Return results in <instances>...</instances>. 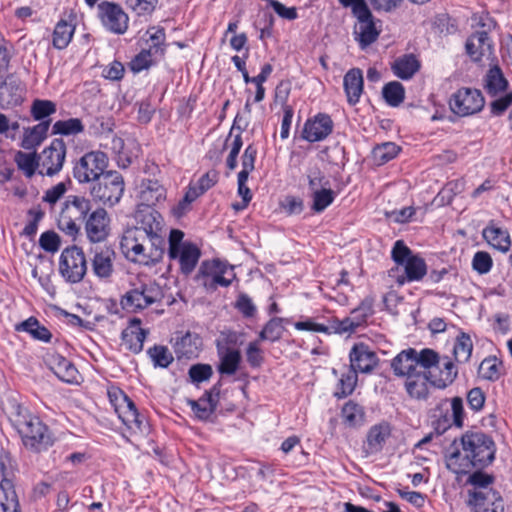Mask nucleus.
Segmentation results:
<instances>
[{
    "label": "nucleus",
    "instance_id": "69168bd1",
    "mask_svg": "<svg viewBox=\"0 0 512 512\" xmlns=\"http://www.w3.org/2000/svg\"><path fill=\"white\" fill-rule=\"evenodd\" d=\"M467 402L472 410L480 411L485 403V394L482 389L479 387L472 388L467 394Z\"/></svg>",
    "mask_w": 512,
    "mask_h": 512
},
{
    "label": "nucleus",
    "instance_id": "39448f33",
    "mask_svg": "<svg viewBox=\"0 0 512 512\" xmlns=\"http://www.w3.org/2000/svg\"><path fill=\"white\" fill-rule=\"evenodd\" d=\"M391 256L394 262L404 269V273L397 277L398 284L403 285L406 282L420 281L427 274L425 260L414 254L402 240L395 242Z\"/></svg>",
    "mask_w": 512,
    "mask_h": 512
},
{
    "label": "nucleus",
    "instance_id": "9b49d317",
    "mask_svg": "<svg viewBox=\"0 0 512 512\" xmlns=\"http://www.w3.org/2000/svg\"><path fill=\"white\" fill-rule=\"evenodd\" d=\"M484 104L485 100L480 90L466 87L458 89L449 100L451 111L461 117L480 112Z\"/></svg>",
    "mask_w": 512,
    "mask_h": 512
},
{
    "label": "nucleus",
    "instance_id": "58836bf2",
    "mask_svg": "<svg viewBox=\"0 0 512 512\" xmlns=\"http://www.w3.org/2000/svg\"><path fill=\"white\" fill-rule=\"evenodd\" d=\"M382 96L391 107H398L405 98V89L398 81H391L384 85Z\"/></svg>",
    "mask_w": 512,
    "mask_h": 512
},
{
    "label": "nucleus",
    "instance_id": "393cba45",
    "mask_svg": "<svg viewBox=\"0 0 512 512\" xmlns=\"http://www.w3.org/2000/svg\"><path fill=\"white\" fill-rule=\"evenodd\" d=\"M482 236L488 244L503 253H506L511 247L508 231L498 227L493 220L483 229Z\"/></svg>",
    "mask_w": 512,
    "mask_h": 512
},
{
    "label": "nucleus",
    "instance_id": "412c9836",
    "mask_svg": "<svg viewBox=\"0 0 512 512\" xmlns=\"http://www.w3.org/2000/svg\"><path fill=\"white\" fill-rule=\"evenodd\" d=\"M465 48L472 61L479 62L483 56L492 53L493 46L486 31H477L467 39Z\"/></svg>",
    "mask_w": 512,
    "mask_h": 512
},
{
    "label": "nucleus",
    "instance_id": "f704fd0d",
    "mask_svg": "<svg viewBox=\"0 0 512 512\" xmlns=\"http://www.w3.org/2000/svg\"><path fill=\"white\" fill-rule=\"evenodd\" d=\"M508 86V81L504 77L500 67L494 65L491 67L485 78V88L491 96H496L500 92L505 91Z\"/></svg>",
    "mask_w": 512,
    "mask_h": 512
},
{
    "label": "nucleus",
    "instance_id": "6e6552de",
    "mask_svg": "<svg viewBox=\"0 0 512 512\" xmlns=\"http://www.w3.org/2000/svg\"><path fill=\"white\" fill-rule=\"evenodd\" d=\"M59 272L68 283H79L87 272V260L82 248L72 245L63 249L59 259Z\"/></svg>",
    "mask_w": 512,
    "mask_h": 512
},
{
    "label": "nucleus",
    "instance_id": "5fc2aeb1",
    "mask_svg": "<svg viewBox=\"0 0 512 512\" xmlns=\"http://www.w3.org/2000/svg\"><path fill=\"white\" fill-rule=\"evenodd\" d=\"M158 57L154 56V52L145 48L131 61V69L134 72H140L149 68Z\"/></svg>",
    "mask_w": 512,
    "mask_h": 512
},
{
    "label": "nucleus",
    "instance_id": "4c0bfd02",
    "mask_svg": "<svg viewBox=\"0 0 512 512\" xmlns=\"http://www.w3.org/2000/svg\"><path fill=\"white\" fill-rule=\"evenodd\" d=\"M0 512H21L17 494L9 482L0 485Z\"/></svg>",
    "mask_w": 512,
    "mask_h": 512
},
{
    "label": "nucleus",
    "instance_id": "37998d69",
    "mask_svg": "<svg viewBox=\"0 0 512 512\" xmlns=\"http://www.w3.org/2000/svg\"><path fill=\"white\" fill-rule=\"evenodd\" d=\"M146 34L148 35L147 49L154 52L155 57H162L165 52V30L159 27H151L147 30Z\"/></svg>",
    "mask_w": 512,
    "mask_h": 512
},
{
    "label": "nucleus",
    "instance_id": "423d86ee",
    "mask_svg": "<svg viewBox=\"0 0 512 512\" xmlns=\"http://www.w3.org/2000/svg\"><path fill=\"white\" fill-rule=\"evenodd\" d=\"M163 298V289L158 283L138 280L122 297L121 305L126 310L137 312L154 303H160Z\"/></svg>",
    "mask_w": 512,
    "mask_h": 512
},
{
    "label": "nucleus",
    "instance_id": "5701e85b",
    "mask_svg": "<svg viewBox=\"0 0 512 512\" xmlns=\"http://www.w3.org/2000/svg\"><path fill=\"white\" fill-rule=\"evenodd\" d=\"M201 257L200 249L191 242H184L181 250H178L174 257L170 259H177L180 264V271L185 276L190 275L195 269Z\"/></svg>",
    "mask_w": 512,
    "mask_h": 512
},
{
    "label": "nucleus",
    "instance_id": "f8f14e48",
    "mask_svg": "<svg viewBox=\"0 0 512 512\" xmlns=\"http://www.w3.org/2000/svg\"><path fill=\"white\" fill-rule=\"evenodd\" d=\"M66 152L64 140L55 138L48 147L38 154L39 174L49 177L57 175L65 162Z\"/></svg>",
    "mask_w": 512,
    "mask_h": 512
},
{
    "label": "nucleus",
    "instance_id": "e2e57ef3",
    "mask_svg": "<svg viewBox=\"0 0 512 512\" xmlns=\"http://www.w3.org/2000/svg\"><path fill=\"white\" fill-rule=\"evenodd\" d=\"M39 245L46 252L54 253L60 247V237L54 231H46L41 234Z\"/></svg>",
    "mask_w": 512,
    "mask_h": 512
},
{
    "label": "nucleus",
    "instance_id": "f257e3e1",
    "mask_svg": "<svg viewBox=\"0 0 512 512\" xmlns=\"http://www.w3.org/2000/svg\"><path fill=\"white\" fill-rule=\"evenodd\" d=\"M139 198L144 209L136 215V225L123 233L120 247L125 257L134 263H157L164 254L163 218L152 206L165 198V189L157 180L142 182Z\"/></svg>",
    "mask_w": 512,
    "mask_h": 512
},
{
    "label": "nucleus",
    "instance_id": "cd10ccee",
    "mask_svg": "<svg viewBox=\"0 0 512 512\" xmlns=\"http://www.w3.org/2000/svg\"><path fill=\"white\" fill-rule=\"evenodd\" d=\"M201 338L194 333L186 332L174 344V352L178 358L191 359L198 356Z\"/></svg>",
    "mask_w": 512,
    "mask_h": 512
},
{
    "label": "nucleus",
    "instance_id": "f3484780",
    "mask_svg": "<svg viewBox=\"0 0 512 512\" xmlns=\"http://www.w3.org/2000/svg\"><path fill=\"white\" fill-rule=\"evenodd\" d=\"M354 17L358 20L354 29L355 39L360 47L364 49L378 39L380 30L376 28L375 18L370 9Z\"/></svg>",
    "mask_w": 512,
    "mask_h": 512
},
{
    "label": "nucleus",
    "instance_id": "dca6fc26",
    "mask_svg": "<svg viewBox=\"0 0 512 512\" xmlns=\"http://www.w3.org/2000/svg\"><path fill=\"white\" fill-rule=\"evenodd\" d=\"M333 128L334 123L330 115L318 113L305 122L302 138L308 142H319L326 139L332 133Z\"/></svg>",
    "mask_w": 512,
    "mask_h": 512
},
{
    "label": "nucleus",
    "instance_id": "13d9d810",
    "mask_svg": "<svg viewBox=\"0 0 512 512\" xmlns=\"http://www.w3.org/2000/svg\"><path fill=\"white\" fill-rule=\"evenodd\" d=\"M120 419L123 424L128 427V429L133 430L134 432H143L145 419L144 417L140 416L136 407L132 411L125 412V414L121 416Z\"/></svg>",
    "mask_w": 512,
    "mask_h": 512
},
{
    "label": "nucleus",
    "instance_id": "338daca9",
    "mask_svg": "<svg viewBox=\"0 0 512 512\" xmlns=\"http://www.w3.org/2000/svg\"><path fill=\"white\" fill-rule=\"evenodd\" d=\"M235 307L244 317H253L256 313V306L252 302V299L246 294L239 295Z\"/></svg>",
    "mask_w": 512,
    "mask_h": 512
},
{
    "label": "nucleus",
    "instance_id": "774afa93",
    "mask_svg": "<svg viewBox=\"0 0 512 512\" xmlns=\"http://www.w3.org/2000/svg\"><path fill=\"white\" fill-rule=\"evenodd\" d=\"M66 191V184L64 182H59L45 192L43 201L53 205L65 194Z\"/></svg>",
    "mask_w": 512,
    "mask_h": 512
},
{
    "label": "nucleus",
    "instance_id": "b1692460",
    "mask_svg": "<svg viewBox=\"0 0 512 512\" xmlns=\"http://www.w3.org/2000/svg\"><path fill=\"white\" fill-rule=\"evenodd\" d=\"M416 350L414 348H408L397 354L391 361V368L394 374L398 377H409L414 376L418 370H416L415 364Z\"/></svg>",
    "mask_w": 512,
    "mask_h": 512
},
{
    "label": "nucleus",
    "instance_id": "8fccbe9b",
    "mask_svg": "<svg viewBox=\"0 0 512 512\" xmlns=\"http://www.w3.org/2000/svg\"><path fill=\"white\" fill-rule=\"evenodd\" d=\"M400 151V147L397 146L393 142H386L381 145L376 146L373 151L372 155L375 160V162L378 165H383L387 163L388 161L394 159L397 154Z\"/></svg>",
    "mask_w": 512,
    "mask_h": 512
},
{
    "label": "nucleus",
    "instance_id": "a19ab883",
    "mask_svg": "<svg viewBox=\"0 0 512 512\" xmlns=\"http://www.w3.org/2000/svg\"><path fill=\"white\" fill-rule=\"evenodd\" d=\"M364 409L354 401H348L342 408V417L350 427L362 425L364 422Z\"/></svg>",
    "mask_w": 512,
    "mask_h": 512
},
{
    "label": "nucleus",
    "instance_id": "f03ea898",
    "mask_svg": "<svg viewBox=\"0 0 512 512\" xmlns=\"http://www.w3.org/2000/svg\"><path fill=\"white\" fill-rule=\"evenodd\" d=\"M496 444L482 431H466L460 444L454 440L445 454L446 467L457 475L468 474L472 469L482 470L495 460Z\"/></svg>",
    "mask_w": 512,
    "mask_h": 512
},
{
    "label": "nucleus",
    "instance_id": "6e6d98bb",
    "mask_svg": "<svg viewBox=\"0 0 512 512\" xmlns=\"http://www.w3.org/2000/svg\"><path fill=\"white\" fill-rule=\"evenodd\" d=\"M307 179L308 186L312 194L316 191H320L326 188V186L329 185V182L326 180L324 173L318 167H314L308 170Z\"/></svg>",
    "mask_w": 512,
    "mask_h": 512
},
{
    "label": "nucleus",
    "instance_id": "79ce46f5",
    "mask_svg": "<svg viewBox=\"0 0 512 512\" xmlns=\"http://www.w3.org/2000/svg\"><path fill=\"white\" fill-rule=\"evenodd\" d=\"M84 131L82 121L78 118H69L67 120L56 121L52 126L53 135H77Z\"/></svg>",
    "mask_w": 512,
    "mask_h": 512
},
{
    "label": "nucleus",
    "instance_id": "a211bd4d",
    "mask_svg": "<svg viewBox=\"0 0 512 512\" xmlns=\"http://www.w3.org/2000/svg\"><path fill=\"white\" fill-rule=\"evenodd\" d=\"M350 368L356 373H370L378 364V357L364 343L355 344L349 354Z\"/></svg>",
    "mask_w": 512,
    "mask_h": 512
},
{
    "label": "nucleus",
    "instance_id": "4d7b16f0",
    "mask_svg": "<svg viewBox=\"0 0 512 512\" xmlns=\"http://www.w3.org/2000/svg\"><path fill=\"white\" fill-rule=\"evenodd\" d=\"M147 333L143 329H139L137 332H132L130 335L124 333L123 340L125 344L128 346V349L138 354L143 350L144 341L146 339Z\"/></svg>",
    "mask_w": 512,
    "mask_h": 512
},
{
    "label": "nucleus",
    "instance_id": "6ab92c4d",
    "mask_svg": "<svg viewBox=\"0 0 512 512\" xmlns=\"http://www.w3.org/2000/svg\"><path fill=\"white\" fill-rule=\"evenodd\" d=\"M24 99V87L13 76L7 77L0 85V108L9 109L20 105Z\"/></svg>",
    "mask_w": 512,
    "mask_h": 512
},
{
    "label": "nucleus",
    "instance_id": "473e14b6",
    "mask_svg": "<svg viewBox=\"0 0 512 512\" xmlns=\"http://www.w3.org/2000/svg\"><path fill=\"white\" fill-rule=\"evenodd\" d=\"M16 331H23L30 334L35 340L49 342L52 338L51 332L35 317H29L27 320L17 324L15 326Z\"/></svg>",
    "mask_w": 512,
    "mask_h": 512
},
{
    "label": "nucleus",
    "instance_id": "72a5a7b5",
    "mask_svg": "<svg viewBox=\"0 0 512 512\" xmlns=\"http://www.w3.org/2000/svg\"><path fill=\"white\" fill-rule=\"evenodd\" d=\"M439 354L430 348H424L420 352L416 350V370L423 374H432L431 369L439 367Z\"/></svg>",
    "mask_w": 512,
    "mask_h": 512
},
{
    "label": "nucleus",
    "instance_id": "4468645a",
    "mask_svg": "<svg viewBox=\"0 0 512 512\" xmlns=\"http://www.w3.org/2000/svg\"><path fill=\"white\" fill-rule=\"evenodd\" d=\"M227 267L220 261H203L195 276L196 281L201 282L207 289L216 290L218 286L228 287L232 279L224 276Z\"/></svg>",
    "mask_w": 512,
    "mask_h": 512
},
{
    "label": "nucleus",
    "instance_id": "e433bc0d",
    "mask_svg": "<svg viewBox=\"0 0 512 512\" xmlns=\"http://www.w3.org/2000/svg\"><path fill=\"white\" fill-rule=\"evenodd\" d=\"M219 355H220V364L218 366V371L221 374L232 375L234 374L240 364L241 354L236 349L227 348L225 352H222L218 347Z\"/></svg>",
    "mask_w": 512,
    "mask_h": 512
},
{
    "label": "nucleus",
    "instance_id": "680f3d73",
    "mask_svg": "<svg viewBox=\"0 0 512 512\" xmlns=\"http://www.w3.org/2000/svg\"><path fill=\"white\" fill-rule=\"evenodd\" d=\"M492 258L489 253L484 251H478L475 253L472 260V267L479 274H486L492 268Z\"/></svg>",
    "mask_w": 512,
    "mask_h": 512
},
{
    "label": "nucleus",
    "instance_id": "ddd939ff",
    "mask_svg": "<svg viewBox=\"0 0 512 512\" xmlns=\"http://www.w3.org/2000/svg\"><path fill=\"white\" fill-rule=\"evenodd\" d=\"M98 17L103 26L112 33L124 34L128 29V15L117 3L110 1L101 2L98 5Z\"/></svg>",
    "mask_w": 512,
    "mask_h": 512
},
{
    "label": "nucleus",
    "instance_id": "9d476101",
    "mask_svg": "<svg viewBox=\"0 0 512 512\" xmlns=\"http://www.w3.org/2000/svg\"><path fill=\"white\" fill-rule=\"evenodd\" d=\"M88 256L94 276L100 281L111 282L117 258L115 250L106 244H96L90 247Z\"/></svg>",
    "mask_w": 512,
    "mask_h": 512
},
{
    "label": "nucleus",
    "instance_id": "7ed1b4c3",
    "mask_svg": "<svg viewBox=\"0 0 512 512\" xmlns=\"http://www.w3.org/2000/svg\"><path fill=\"white\" fill-rule=\"evenodd\" d=\"M3 410L27 449L40 452L53 444V437L47 425L38 416L32 415L16 398L8 397L3 403Z\"/></svg>",
    "mask_w": 512,
    "mask_h": 512
},
{
    "label": "nucleus",
    "instance_id": "a18cd8bd",
    "mask_svg": "<svg viewBox=\"0 0 512 512\" xmlns=\"http://www.w3.org/2000/svg\"><path fill=\"white\" fill-rule=\"evenodd\" d=\"M15 161L20 170L24 172V174L31 178L36 170H40V165L38 164V154L36 153H24L17 152L15 156Z\"/></svg>",
    "mask_w": 512,
    "mask_h": 512
},
{
    "label": "nucleus",
    "instance_id": "0eeeda50",
    "mask_svg": "<svg viewBox=\"0 0 512 512\" xmlns=\"http://www.w3.org/2000/svg\"><path fill=\"white\" fill-rule=\"evenodd\" d=\"M124 193V179L117 171L105 172L91 187L90 194L104 205L114 206Z\"/></svg>",
    "mask_w": 512,
    "mask_h": 512
},
{
    "label": "nucleus",
    "instance_id": "c9c22d12",
    "mask_svg": "<svg viewBox=\"0 0 512 512\" xmlns=\"http://www.w3.org/2000/svg\"><path fill=\"white\" fill-rule=\"evenodd\" d=\"M74 31L75 27L71 23L63 19L58 21L53 31V46L59 50L66 48L71 42Z\"/></svg>",
    "mask_w": 512,
    "mask_h": 512
},
{
    "label": "nucleus",
    "instance_id": "a878e982",
    "mask_svg": "<svg viewBox=\"0 0 512 512\" xmlns=\"http://www.w3.org/2000/svg\"><path fill=\"white\" fill-rule=\"evenodd\" d=\"M50 368L54 374L63 382L77 383L78 370L75 365L60 354L52 355L50 357Z\"/></svg>",
    "mask_w": 512,
    "mask_h": 512
},
{
    "label": "nucleus",
    "instance_id": "c85d7f7f",
    "mask_svg": "<svg viewBox=\"0 0 512 512\" xmlns=\"http://www.w3.org/2000/svg\"><path fill=\"white\" fill-rule=\"evenodd\" d=\"M214 392L216 396L219 395V390L213 387L211 391L205 392L199 400H188V404L198 419L207 420L216 410L217 400L213 397Z\"/></svg>",
    "mask_w": 512,
    "mask_h": 512
},
{
    "label": "nucleus",
    "instance_id": "4be33fe9",
    "mask_svg": "<svg viewBox=\"0 0 512 512\" xmlns=\"http://www.w3.org/2000/svg\"><path fill=\"white\" fill-rule=\"evenodd\" d=\"M343 87L348 104L351 106L356 105L360 101L364 88L362 70L359 68L348 70L343 78Z\"/></svg>",
    "mask_w": 512,
    "mask_h": 512
},
{
    "label": "nucleus",
    "instance_id": "7c9ffc66",
    "mask_svg": "<svg viewBox=\"0 0 512 512\" xmlns=\"http://www.w3.org/2000/svg\"><path fill=\"white\" fill-rule=\"evenodd\" d=\"M420 68V63L413 54L397 58L392 64L393 73L401 79H410Z\"/></svg>",
    "mask_w": 512,
    "mask_h": 512
},
{
    "label": "nucleus",
    "instance_id": "603ef678",
    "mask_svg": "<svg viewBox=\"0 0 512 512\" xmlns=\"http://www.w3.org/2000/svg\"><path fill=\"white\" fill-rule=\"evenodd\" d=\"M312 210L320 213L324 211L335 199V192L330 188H324L320 191H316L312 195Z\"/></svg>",
    "mask_w": 512,
    "mask_h": 512
},
{
    "label": "nucleus",
    "instance_id": "052dcab7",
    "mask_svg": "<svg viewBox=\"0 0 512 512\" xmlns=\"http://www.w3.org/2000/svg\"><path fill=\"white\" fill-rule=\"evenodd\" d=\"M189 377L193 383H200L210 379L213 374L211 365L195 364L189 368Z\"/></svg>",
    "mask_w": 512,
    "mask_h": 512
},
{
    "label": "nucleus",
    "instance_id": "3c124183",
    "mask_svg": "<svg viewBox=\"0 0 512 512\" xmlns=\"http://www.w3.org/2000/svg\"><path fill=\"white\" fill-rule=\"evenodd\" d=\"M56 112V104L50 100L36 99L31 106V115L37 121L44 119Z\"/></svg>",
    "mask_w": 512,
    "mask_h": 512
},
{
    "label": "nucleus",
    "instance_id": "aec40b11",
    "mask_svg": "<svg viewBox=\"0 0 512 512\" xmlns=\"http://www.w3.org/2000/svg\"><path fill=\"white\" fill-rule=\"evenodd\" d=\"M470 497L469 502L474 506L475 512H504L503 499L495 490L473 492Z\"/></svg>",
    "mask_w": 512,
    "mask_h": 512
},
{
    "label": "nucleus",
    "instance_id": "2eb2a0df",
    "mask_svg": "<svg viewBox=\"0 0 512 512\" xmlns=\"http://www.w3.org/2000/svg\"><path fill=\"white\" fill-rule=\"evenodd\" d=\"M85 233L93 244H102L110 233V218L104 208L93 210L85 220Z\"/></svg>",
    "mask_w": 512,
    "mask_h": 512
},
{
    "label": "nucleus",
    "instance_id": "c756f323",
    "mask_svg": "<svg viewBox=\"0 0 512 512\" xmlns=\"http://www.w3.org/2000/svg\"><path fill=\"white\" fill-rule=\"evenodd\" d=\"M391 434L388 424H378L372 426L367 434L366 452L376 454L380 452Z\"/></svg>",
    "mask_w": 512,
    "mask_h": 512
},
{
    "label": "nucleus",
    "instance_id": "c03bdc74",
    "mask_svg": "<svg viewBox=\"0 0 512 512\" xmlns=\"http://www.w3.org/2000/svg\"><path fill=\"white\" fill-rule=\"evenodd\" d=\"M374 301L372 298H365L360 305L350 313V320L353 322L355 330L366 323L369 316L374 312Z\"/></svg>",
    "mask_w": 512,
    "mask_h": 512
},
{
    "label": "nucleus",
    "instance_id": "de8ad7c7",
    "mask_svg": "<svg viewBox=\"0 0 512 512\" xmlns=\"http://www.w3.org/2000/svg\"><path fill=\"white\" fill-rule=\"evenodd\" d=\"M357 381V373L349 368L346 373L341 375L337 385V390L335 391L334 395L340 399L352 394L356 387Z\"/></svg>",
    "mask_w": 512,
    "mask_h": 512
},
{
    "label": "nucleus",
    "instance_id": "1a4fd4ad",
    "mask_svg": "<svg viewBox=\"0 0 512 512\" xmlns=\"http://www.w3.org/2000/svg\"><path fill=\"white\" fill-rule=\"evenodd\" d=\"M108 166L105 153L92 151L84 154L73 167V176L79 183L96 182Z\"/></svg>",
    "mask_w": 512,
    "mask_h": 512
},
{
    "label": "nucleus",
    "instance_id": "bb28decb",
    "mask_svg": "<svg viewBox=\"0 0 512 512\" xmlns=\"http://www.w3.org/2000/svg\"><path fill=\"white\" fill-rule=\"evenodd\" d=\"M428 383L437 386V380L432 374L416 372L414 376L407 377L405 388L410 397L425 399L428 395Z\"/></svg>",
    "mask_w": 512,
    "mask_h": 512
},
{
    "label": "nucleus",
    "instance_id": "ea45409f",
    "mask_svg": "<svg viewBox=\"0 0 512 512\" xmlns=\"http://www.w3.org/2000/svg\"><path fill=\"white\" fill-rule=\"evenodd\" d=\"M473 350V343L471 337L462 332L456 338L453 353L455 360L458 363H466L469 361Z\"/></svg>",
    "mask_w": 512,
    "mask_h": 512
},
{
    "label": "nucleus",
    "instance_id": "bf43d9fd",
    "mask_svg": "<svg viewBox=\"0 0 512 512\" xmlns=\"http://www.w3.org/2000/svg\"><path fill=\"white\" fill-rule=\"evenodd\" d=\"M326 332L328 334L336 333V334H345V333H353L355 332V328L353 326V322L349 317L344 318L343 320L332 319L329 321L328 325H325Z\"/></svg>",
    "mask_w": 512,
    "mask_h": 512
},
{
    "label": "nucleus",
    "instance_id": "20e7f679",
    "mask_svg": "<svg viewBox=\"0 0 512 512\" xmlns=\"http://www.w3.org/2000/svg\"><path fill=\"white\" fill-rule=\"evenodd\" d=\"M92 210L91 201L83 196L69 195L58 217V228L66 235L75 238L82 223Z\"/></svg>",
    "mask_w": 512,
    "mask_h": 512
},
{
    "label": "nucleus",
    "instance_id": "864d4df0",
    "mask_svg": "<svg viewBox=\"0 0 512 512\" xmlns=\"http://www.w3.org/2000/svg\"><path fill=\"white\" fill-rule=\"evenodd\" d=\"M501 363L496 357L485 358L479 366V374L486 380L495 381L500 377Z\"/></svg>",
    "mask_w": 512,
    "mask_h": 512
},
{
    "label": "nucleus",
    "instance_id": "0e129e2a",
    "mask_svg": "<svg viewBox=\"0 0 512 512\" xmlns=\"http://www.w3.org/2000/svg\"><path fill=\"white\" fill-rule=\"evenodd\" d=\"M157 2L158 0H126L127 6L138 15L152 13Z\"/></svg>",
    "mask_w": 512,
    "mask_h": 512
},
{
    "label": "nucleus",
    "instance_id": "2f4dec72",
    "mask_svg": "<svg viewBox=\"0 0 512 512\" xmlns=\"http://www.w3.org/2000/svg\"><path fill=\"white\" fill-rule=\"evenodd\" d=\"M51 120L38 123L30 129H26L22 140L24 149H34L39 146L47 136Z\"/></svg>",
    "mask_w": 512,
    "mask_h": 512
},
{
    "label": "nucleus",
    "instance_id": "09e8293b",
    "mask_svg": "<svg viewBox=\"0 0 512 512\" xmlns=\"http://www.w3.org/2000/svg\"><path fill=\"white\" fill-rule=\"evenodd\" d=\"M154 367L167 368L174 360L172 353L164 345H154L147 350Z\"/></svg>",
    "mask_w": 512,
    "mask_h": 512
},
{
    "label": "nucleus",
    "instance_id": "49530a36",
    "mask_svg": "<svg viewBox=\"0 0 512 512\" xmlns=\"http://www.w3.org/2000/svg\"><path fill=\"white\" fill-rule=\"evenodd\" d=\"M283 319L274 317L270 319L259 333V339L261 341L268 340L271 342L278 341L281 339L284 333Z\"/></svg>",
    "mask_w": 512,
    "mask_h": 512
}]
</instances>
